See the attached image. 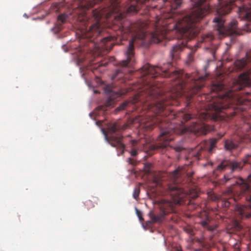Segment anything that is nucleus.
<instances>
[{
	"label": "nucleus",
	"instance_id": "f257e3e1",
	"mask_svg": "<svg viewBox=\"0 0 251 251\" xmlns=\"http://www.w3.org/2000/svg\"><path fill=\"white\" fill-rule=\"evenodd\" d=\"M143 93L146 98L144 101L138 96L131 100L125 101L116 108V112L124 110L130 105L137 107L138 103L143 104V109H147L145 116L139 115L132 120V124H138V127L147 130H151L158 125L161 129L155 144L147 145L145 151L151 155L155 150L165 148L173 140V134L183 129L185 122L192 118L191 115L183 111L176 113L166 108L167 105H178L177 99L186 97L191 102V99L204 86L206 75L192 80L191 84L183 79L182 71L173 69L170 62L163 66H151L149 64L141 69Z\"/></svg>",
	"mask_w": 251,
	"mask_h": 251
},
{
	"label": "nucleus",
	"instance_id": "f03ea898",
	"mask_svg": "<svg viewBox=\"0 0 251 251\" xmlns=\"http://www.w3.org/2000/svg\"><path fill=\"white\" fill-rule=\"evenodd\" d=\"M235 66L238 69H242L246 67H250L251 66V50L246 54V57L241 60H237L235 62ZM251 73V69L249 72L244 73L241 74L238 79L233 83L231 90L225 91V86L221 83L212 85L211 91L215 95H212L210 97H217L213 100L209 104L210 110L215 111L216 113H223L217 116L223 118L226 121H229L232 117L236 114L234 107L231 108L232 105L236 101V94L234 91H239L245 86H250L251 85V78L249 74Z\"/></svg>",
	"mask_w": 251,
	"mask_h": 251
},
{
	"label": "nucleus",
	"instance_id": "7ed1b4c3",
	"mask_svg": "<svg viewBox=\"0 0 251 251\" xmlns=\"http://www.w3.org/2000/svg\"><path fill=\"white\" fill-rule=\"evenodd\" d=\"M100 14L94 11L91 18L84 15L82 20L85 29L82 31V35L83 38H87L90 41L94 42V45L99 50L109 51L113 46V43L111 42L113 40V37L107 36L98 39L102 31L100 25Z\"/></svg>",
	"mask_w": 251,
	"mask_h": 251
},
{
	"label": "nucleus",
	"instance_id": "20e7f679",
	"mask_svg": "<svg viewBox=\"0 0 251 251\" xmlns=\"http://www.w3.org/2000/svg\"><path fill=\"white\" fill-rule=\"evenodd\" d=\"M184 171L182 168H178L170 173V177L172 180L173 184H169L166 190L171 196L173 202L178 204H183L187 197L183 189L177 184V179L183 175Z\"/></svg>",
	"mask_w": 251,
	"mask_h": 251
},
{
	"label": "nucleus",
	"instance_id": "39448f33",
	"mask_svg": "<svg viewBox=\"0 0 251 251\" xmlns=\"http://www.w3.org/2000/svg\"><path fill=\"white\" fill-rule=\"evenodd\" d=\"M224 178L226 182L230 180H235L236 183L238 185L239 189L241 190L242 195L249 193L245 196V199L249 201H251V193L249 192L250 186L248 184L246 183L243 179L236 178H232L228 177L226 176H224ZM235 212L236 214L239 215V218H243L244 217L250 218L251 217V204L250 205V207H248L247 206L245 205L239 206L237 205L235 207Z\"/></svg>",
	"mask_w": 251,
	"mask_h": 251
},
{
	"label": "nucleus",
	"instance_id": "423d86ee",
	"mask_svg": "<svg viewBox=\"0 0 251 251\" xmlns=\"http://www.w3.org/2000/svg\"><path fill=\"white\" fill-rule=\"evenodd\" d=\"M121 128V127L117 124H114L109 128L110 132L112 134L107 138L108 142L110 145L116 147L120 151L118 153V155L122 154L124 152L125 146L122 142L123 136L120 133L116 134V132Z\"/></svg>",
	"mask_w": 251,
	"mask_h": 251
},
{
	"label": "nucleus",
	"instance_id": "0eeeda50",
	"mask_svg": "<svg viewBox=\"0 0 251 251\" xmlns=\"http://www.w3.org/2000/svg\"><path fill=\"white\" fill-rule=\"evenodd\" d=\"M218 141L217 139H212L209 141H204L199 145L197 149L192 153V155L196 159L199 160L205 156L206 151L209 153L213 152Z\"/></svg>",
	"mask_w": 251,
	"mask_h": 251
},
{
	"label": "nucleus",
	"instance_id": "6e6552de",
	"mask_svg": "<svg viewBox=\"0 0 251 251\" xmlns=\"http://www.w3.org/2000/svg\"><path fill=\"white\" fill-rule=\"evenodd\" d=\"M160 206L159 213H155L151 211L149 213L150 217L153 223L161 222L163 221L164 216L169 214L173 210V204L169 201L163 200Z\"/></svg>",
	"mask_w": 251,
	"mask_h": 251
},
{
	"label": "nucleus",
	"instance_id": "1a4fd4ad",
	"mask_svg": "<svg viewBox=\"0 0 251 251\" xmlns=\"http://www.w3.org/2000/svg\"><path fill=\"white\" fill-rule=\"evenodd\" d=\"M250 156L248 155L241 162H232L229 160H224L218 165L216 170L217 171H222L229 169L232 172L237 169L241 170L244 165L249 163L248 158Z\"/></svg>",
	"mask_w": 251,
	"mask_h": 251
},
{
	"label": "nucleus",
	"instance_id": "9d476101",
	"mask_svg": "<svg viewBox=\"0 0 251 251\" xmlns=\"http://www.w3.org/2000/svg\"><path fill=\"white\" fill-rule=\"evenodd\" d=\"M189 130L196 134H206L209 130V127L205 124L199 123L197 120H195L190 126Z\"/></svg>",
	"mask_w": 251,
	"mask_h": 251
},
{
	"label": "nucleus",
	"instance_id": "9b49d317",
	"mask_svg": "<svg viewBox=\"0 0 251 251\" xmlns=\"http://www.w3.org/2000/svg\"><path fill=\"white\" fill-rule=\"evenodd\" d=\"M186 42L184 41H179V43L174 45L170 51V55L172 58L177 59L179 58L180 53L186 46Z\"/></svg>",
	"mask_w": 251,
	"mask_h": 251
},
{
	"label": "nucleus",
	"instance_id": "f8f14e48",
	"mask_svg": "<svg viewBox=\"0 0 251 251\" xmlns=\"http://www.w3.org/2000/svg\"><path fill=\"white\" fill-rule=\"evenodd\" d=\"M165 3V6H169V7L166 11L174 12L173 10L177 8L181 4L182 0H163Z\"/></svg>",
	"mask_w": 251,
	"mask_h": 251
},
{
	"label": "nucleus",
	"instance_id": "ddd939ff",
	"mask_svg": "<svg viewBox=\"0 0 251 251\" xmlns=\"http://www.w3.org/2000/svg\"><path fill=\"white\" fill-rule=\"evenodd\" d=\"M237 147V143L234 142L232 140L227 139L225 142V148L226 151H231L236 149Z\"/></svg>",
	"mask_w": 251,
	"mask_h": 251
},
{
	"label": "nucleus",
	"instance_id": "4468645a",
	"mask_svg": "<svg viewBox=\"0 0 251 251\" xmlns=\"http://www.w3.org/2000/svg\"><path fill=\"white\" fill-rule=\"evenodd\" d=\"M68 19V16L65 14H61L57 17V25L59 30L62 29V24L65 23Z\"/></svg>",
	"mask_w": 251,
	"mask_h": 251
},
{
	"label": "nucleus",
	"instance_id": "2eb2a0df",
	"mask_svg": "<svg viewBox=\"0 0 251 251\" xmlns=\"http://www.w3.org/2000/svg\"><path fill=\"white\" fill-rule=\"evenodd\" d=\"M198 44H196L191 49V51L188 53L187 56V60L186 63L187 64L190 63L193 61L194 59V54L198 48Z\"/></svg>",
	"mask_w": 251,
	"mask_h": 251
},
{
	"label": "nucleus",
	"instance_id": "dca6fc26",
	"mask_svg": "<svg viewBox=\"0 0 251 251\" xmlns=\"http://www.w3.org/2000/svg\"><path fill=\"white\" fill-rule=\"evenodd\" d=\"M137 143L138 141L136 140H132L130 141L129 144L131 147L132 148L130 151V153L131 156L132 157L136 156L138 153V151L134 148V147H135L137 144Z\"/></svg>",
	"mask_w": 251,
	"mask_h": 251
},
{
	"label": "nucleus",
	"instance_id": "f3484780",
	"mask_svg": "<svg viewBox=\"0 0 251 251\" xmlns=\"http://www.w3.org/2000/svg\"><path fill=\"white\" fill-rule=\"evenodd\" d=\"M214 39V36L211 33H208L201 37V43H210Z\"/></svg>",
	"mask_w": 251,
	"mask_h": 251
},
{
	"label": "nucleus",
	"instance_id": "a211bd4d",
	"mask_svg": "<svg viewBox=\"0 0 251 251\" xmlns=\"http://www.w3.org/2000/svg\"><path fill=\"white\" fill-rule=\"evenodd\" d=\"M237 201L235 198H234L233 199H230L227 200H225L224 201H221L220 202L221 203V206L225 207H228L230 206L232 201Z\"/></svg>",
	"mask_w": 251,
	"mask_h": 251
},
{
	"label": "nucleus",
	"instance_id": "6ab92c4d",
	"mask_svg": "<svg viewBox=\"0 0 251 251\" xmlns=\"http://www.w3.org/2000/svg\"><path fill=\"white\" fill-rule=\"evenodd\" d=\"M240 229L241 226L237 221L234 222V227L233 229H231V227L230 226H228L226 228L227 232L229 234L233 233L235 230H240Z\"/></svg>",
	"mask_w": 251,
	"mask_h": 251
},
{
	"label": "nucleus",
	"instance_id": "aec40b11",
	"mask_svg": "<svg viewBox=\"0 0 251 251\" xmlns=\"http://www.w3.org/2000/svg\"><path fill=\"white\" fill-rule=\"evenodd\" d=\"M201 225L202 226V227H203L210 231H213L216 228V227H212V226H209L208 222L207 221H202L201 222Z\"/></svg>",
	"mask_w": 251,
	"mask_h": 251
},
{
	"label": "nucleus",
	"instance_id": "412c9836",
	"mask_svg": "<svg viewBox=\"0 0 251 251\" xmlns=\"http://www.w3.org/2000/svg\"><path fill=\"white\" fill-rule=\"evenodd\" d=\"M140 187L139 186H136L133 193V197L135 199L137 200L140 194Z\"/></svg>",
	"mask_w": 251,
	"mask_h": 251
},
{
	"label": "nucleus",
	"instance_id": "4be33fe9",
	"mask_svg": "<svg viewBox=\"0 0 251 251\" xmlns=\"http://www.w3.org/2000/svg\"><path fill=\"white\" fill-rule=\"evenodd\" d=\"M84 204L88 209H91L94 207V202L91 200H87L85 201Z\"/></svg>",
	"mask_w": 251,
	"mask_h": 251
},
{
	"label": "nucleus",
	"instance_id": "5701e85b",
	"mask_svg": "<svg viewBox=\"0 0 251 251\" xmlns=\"http://www.w3.org/2000/svg\"><path fill=\"white\" fill-rule=\"evenodd\" d=\"M114 60V58L113 57H111L108 59V61L107 60L103 61L101 62L100 63V64L99 65V66H106L108 64V62H113V61Z\"/></svg>",
	"mask_w": 251,
	"mask_h": 251
},
{
	"label": "nucleus",
	"instance_id": "b1692460",
	"mask_svg": "<svg viewBox=\"0 0 251 251\" xmlns=\"http://www.w3.org/2000/svg\"><path fill=\"white\" fill-rule=\"evenodd\" d=\"M151 164L149 163H147L144 164V170L146 173H150Z\"/></svg>",
	"mask_w": 251,
	"mask_h": 251
},
{
	"label": "nucleus",
	"instance_id": "393cba45",
	"mask_svg": "<svg viewBox=\"0 0 251 251\" xmlns=\"http://www.w3.org/2000/svg\"><path fill=\"white\" fill-rule=\"evenodd\" d=\"M209 117V115L207 113H203L200 116V118L204 120L207 119Z\"/></svg>",
	"mask_w": 251,
	"mask_h": 251
},
{
	"label": "nucleus",
	"instance_id": "a878e982",
	"mask_svg": "<svg viewBox=\"0 0 251 251\" xmlns=\"http://www.w3.org/2000/svg\"><path fill=\"white\" fill-rule=\"evenodd\" d=\"M128 162L129 164L132 165H135L136 161L134 158H129L128 159Z\"/></svg>",
	"mask_w": 251,
	"mask_h": 251
},
{
	"label": "nucleus",
	"instance_id": "bb28decb",
	"mask_svg": "<svg viewBox=\"0 0 251 251\" xmlns=\"http://www.w3.org/2000/svg\"><path fill=\"white\" fill-rule=\"evenodd\" d=\"M136 213H137V215L138 216V217H139V219L140 220V221H142L143 220V218H142V213L141 211H140L139 210L136 209Z\"/></svg>",
	"mask_w": 251,
	"mask_h": 251
},
{
	"label": "nucleus",
	"instance_id": "cd10ccee",
	"mask_svg": "<svg viewBox=\"0 0 251 251\" xmlns=\"http://www.w3.org/2000/svg\"><path fill=\"white\" fill-rule=\"evenodd\" d=\"M128 92V91L127 90L125 92H117V97H121L122 95H125L126 93H127Z\"/></svg>",
	"mask_w": 251,
	"mask_h": 251
},
{
	"label": "nucleus",
	"instance_id": "c85d7f7f",
	"mask_svg": "<svg viewBox=\"0 0 251 251\" xmlns=\"http://www.w3.org/2000/svg\"><path fill=\"white\" fill-rule=\"evenodd\" d=\"M153 181L155 183L156 186H159L161 184L159 180H157L156 178L154 179Z\"/></svg>",
	"mask_w": 251,
	"mask_h": 251
},
{
	"label": "nucleus",
	"instance_id": "c756f323",
	"mask_svg": "<svg viewBox=\"0 0 251 251\" xmlns=\"http://www.w3.org/2000/svg\"><path fill=\"white\" fill-rule=\"evenodd\" d=\"M105 91H107L108 93H111L112 92V90L109 86H107L105 88Z\"/></svg>",
	"mask_w": 251,
	"mask_h": 251
},
{
	"label": "nucleus",
	"instance_id": "7c9ffc66",
	"mask_svg": "<svg viewBox=\"0 0 251 251\" xmlns=\"http://www.w3.org/2000/svg\"><path fill=\"white\" fill-rule=\"evenodd\" d=\"M224 135V134L219 133V139L222 138Z\"/></svg>",
	"mask_w": 251,
	"mask_h": 251
},
{
	"label": "nucleus",
	"instance_id": "2f4dec72",
	"mask_svg": "<svg viewBox=\"0 0 251 251\" xmlns=\"http://www.w3.org/2000/svg\"><path fill=\"white\" fill-rule=\"evenodd\" d=\"M186 77H187L188 78H189L190 77V76L186 74Z\"/></svg>",
	"mask_w": 251,
	"mask_h": 251
},
{
	"label": "nucleus",
	"instance_id": "473e14b6",
	"mask_svg": "<svg viewBox=\"0 0 251 251\" xmlns=\"http://www.w3.org/2000/svg\"><path fill=\"white\" fill-rule=\"evenodd\" d=\"M95 93H98V91H97V90H95Z\"/></svg>",
	"mask_w": 251,
	"mask_h": 251
},
{
	"label": "nucleus",
	"instance_id": "72a5a7b5",
	"mask_svg": "<svg viewBox=\"0 0 251 251\" xmlns=\"http://www.w3.org/2000/svg\"><path fill=\"white\" fill-rule=\"evenodd\" d=\"M247 26H250V24H247Z\"/></svg>",
	"mask_w": 251,
	"mask_h": 251
},
{
	"label": "nucleus",
	"instance_id": "f704fd0d",
	"mask_svg": "<svg viewBox=\"0 0 251 251\" xmlns=\"http://www.w3.org/2000/svg\"><path fill=\"white\" fill-rule=\"evenodd\" d=\"M177 151H180V149L179 148L178 150H177Z\"/></svg>",
	"mask_w": 251,
	"mask_h": 251
},
{
	"label": "nucleus",
	"instance_id": "c9c22d12",
	"mask_svg": "<svg viewBox=\"0 0 251 251\" xmlns=\"http://www.w3.org/2000/svg\"><path fill=\"white\" fill-rule=\"evenodd\" d=\"M194 251H199L198 250H195Z\"/></svg>",
	"mask_w": 251,
	"mask_h": 251
}]
</instances>
